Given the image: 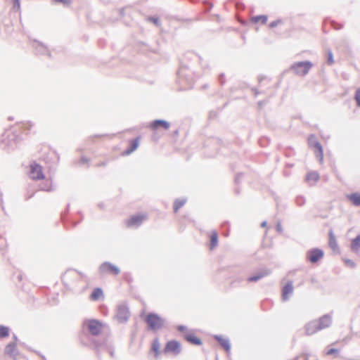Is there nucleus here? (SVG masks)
Masks as SVG:
<instances>
[{
	"instance_id": "3c124183",
	"label": "nucleus",
	"mask_w": 360,
	"mask_h": 360,
	"mask_svg": "<svg viewBox=\"0 0 360 360\" xmlns=\"http://www.w3.org/2000/svg\"><path fill=\"white\" fill-rule=\"evenodd\" d=\"M266 103V101L264 100V101H259L258 102V106L259 108H262L264 105H265Z\"/></svg>"
},
{
	"instance_id": "4c0bfd02",
	"label": "nucleus",
	"mask_w": 360,
	"mask_h": 360,
	"mask_svg": "<svg viewBox=\"0 0 360 360\" xmlns=\"http://www.w3.org/2000/svg\"><path fill=\"white\" fill-rule=\"evenodd\" d=\"M282 23V20L278 19V20H274V21H272L270 24H269V27L271 28H274L276 27V26H278V25L281 24Z\"/></svg>"
},
{
	"instance_id": "1a4fd4ad",
	"label": "nucleus",
	"mask_w": 360,
	"mask_h": 360,
	"mask_svg": "<svg viewBox=\"0 0 360 360\" xmlns=\"http://www.w3.org/2000/svg\"><path fill=\"white\" fill-rule=\"evenodd\" d=\"M165 353L172 352L177 355L181 352V344L176 340H170L166 343L164 348Z\"/></svg>"
},
{
	"instance_id": "c85d7f7f",
	"label": "nucleus",
	"mask_w": 360,
	"mask_h": 360,
	"mask_svg": "<svg viewBox=\"0 0 360 360\" xmlns=\"http://www.w3.org/2000/svg\"><path fill=\"white\" fill-rule=\"evenodd\" d=\"M267 18V15H255L252 18V21L254 23H257L261 20L262 24H266Z\"/></svg>"
},
{
	"instance_id": "20e7f679",
	"label": "nucleus",
	"mask_w": 360,
	"mask_h": 360,
	"mask_svg": "<svg viewBox=\"0 0 360 360\" xmlns=\"http://www.w3.org/2000/svg\"><path fill=\"white\" fill-rule=\"evenodd\" d=\"M323 251L318 248L309 249L306 252V259L311 264L317 263L323 257Z\"/></svg>"
},
{
	"instance_id": "39448f33",
	"label": "nucleus",
	"mask_w": 360,
	"mask_h": 360,
	"mask_svg": "<svg viewBox=\"0 0 360 360\" xmlns=\"http://www.w3.org/2000/svg\"><path fill=\"white\" fill-rule=\"evenodd\" d=\"M115 317L119 323H126L129 317V311L127 306L124 304H119Z\"/></svg>"
},
{
	"instance_id": "a878e982",
	"label": "nucleus",
	"mask_w": 360,
	"mask_h": 360,
	"mask_svg": "<svg viewBox=\"0 0 360 360\" xmlns=\"http://www.w3.org/2000/svg\"><path fill=\"white\" fill-rule=\"evenodd\" d=\"M218 245V234L216 231H212L210 236V250L214 249Z\"/></svg>"
},
{
	"instance_id": "7c9ffc66",
	"label": "nucleus",
	"mask_w": 360,
	"mask_h": 360,
	"mask_svg": "<svg viewBox=\"0 0 360 360\" xmlns=\"http://www.w3.org/2000/svg\"><path fill=\"white\" fill-rule=\"evenodd\" d=\"M306 179L307 181L313 180L317 181L319 179V175L316 172H311L307 174Z\"/></svg>"
},
{
	"instance_id": "f704fd0d",
	"label": "nucleus",
	"mask_w": 360,
	"mask_h": 360,
	"mask_svg": "<svg viewBox=\"0 0 360 360\" xmlns=\"http://www.w3.org/2000/svg\"><path fill=\"white\" fill-rule=\"evenodd\" d=\"M328 58H327V63L330 65H333L334 63L333 60V54L331 50H328Z\"/></svg>"
},
{
	"instance_id": "bb28decb",
	"label": "nucleus",
	"mask_w": 360,
	"mask_h": 360,
	"mask_svg": "<svg viewBox=\"0 0 360 360\" xmlns=\"http://www.w3.org/2000/svg\"><path fill=\"white\" fill-rule=\"evenodd\" d=\"M103 296V290L101 288H96L92 291L90 298L92 300H98L101 297Z\"/></svg>"
},
{
	"instance_id": "ddd939ff",
	"label": "nucleus",
	"mask_w": 360,
	"mask_h": 360,
	"mask_svg": "<svg viewBox=\"0 0 360 360\" xmlns=\"http://www.w3.org/2000/svg\"><path fill=\"white\" fill-rule=\"evenodd\" d=\"M316 320L321 330L329 328L332 324V316L330 314H325Z\"/></svg>"
},
{
	"instance_id": "ea45409f",
	"label": "nucleus",
	"mask_w": 360,
	"mask_h": 360,
	"mask_svg": "<svg viewBox=\"0 0 360 360\" xmlns=\"http://www.w3.org/2000/svg\"><path fill=\"white\" fill-rule=\"evenodd\" d=\"M89 159L86 158L85 156H82L80 160H79L78 162V164L79 165H84V164H86V163H88L89 162Z\"/></svg>"
},
{
	"instance_id": "bf43d9fd",
	"label": "nucleus",
	"mask_w": 360,
	"mask_h": 360,
	"mask_svg": "<svg viewBox=\"0 0 360 360\" xmlns=\"http://www.w3.org/2000/svg\"><path fill=\"white\" fill-rule=\"evenodd\" d=\"M13 339H14L15 341L18 340V338H17V336L15 334L13 335Z\"/></svg>"
},
{
	"instance_id": "79ce46f5",
	"label": "nucleus",
	"mask_w": 360,
	"mask_h": 360,
	"mask_svg": "<svg viewBox=\"0 0 360 360\" xmlns=\"http://www.w3.org/2000/svg\"><path fill=\"white\" fill-rule=\"evenodd\" d=\"M338 352H339L338 349H337L335 348H331V349H328L327 351V354L328 355H333L334 354L338 353Z\"/></svg>"
},
{
	"instance_id": "473e14b6",
	"label": "nucleus",
	"mask_w": 360,
	"mask_h": 360,
	"mask_svg": "<svg viewBox=\"0 0 360 360\" xmlns=\"http://www.w3.org/2000/svg\"><path fill=\"white\" fill-rule=\"evenodd\" d=\"M147 20L154 23L157 27H160L161 23L160 22L159 18L156 16H149L147 18Z\"/></svg>"
},
{
	"instance_id": "72a5a7b5",
	"label": "nucleus",
	"mask_w": 360,
	"mask_h": 360,
	"mask_svg": "<svg viewBox=\"0 0 360 360\" xmlns=\"http://www.w3.org/2000/svg\"><path fill=\"white\" fill-rule=\"evenodd\" d=\"M295 203L297 206H302L305 203V198L302 195H298L295 198Z\"/></svg>"
},
{
	"instance_id": "58836bf2",
	"label": "nucleus",
	"mask_w": 360,
	"mask_h": 360,
	"mask_svg": "<svg viewBox=\"0 0 360 360\" xmlns=\"http://www.w3.org/2000/svg\"><path fill=\"white\" fill-rule=\"evenodd\" d=\"M39 187H40V190H41V191H48V192H50L52 191L51 186H48L46 184H41L39 186Z\"/></svg>"
},
{
	"instance_id": "2eb2a0df",
	"label": "nucleus",
	"mask_w": 360,
	"mask_h": 360,
	"mask_svg": "<svg viewBox=\"0 0 360 360\" xmlns=\"http://www.w3.org/2000/svg\"><path fill=\"white\" fill-rule=\"evenodd\" d=\"M149 127L153 130H155L159 127H162L165 129H168L170 127V124L169 122L164 120H155L150 123Z\"/></svg>"
},
{
	"instance_id": "a211bd4d",
	"label": "nucleus",
	"mask_w": 360,
	"mask_h": 360,
	"mask_svg": "<svg viewBox=\"0 0 360 360\" xmlns=\"http://www.w3.org/2000/svg\"><path fill=\"white\" fill-rule=\"evenodd\" d=\"M140 137L138 136L130 141L129 146L123 152L124 155H129L136 150L139 145Z\"/></svg>"
},
{
	"instance_id": "5fc2aeb1",
	"label": "nucleus",
	"mask_w": 360,
	"mask_h": 360,
	"mask_svg": "<svg viewBox=\"0 0 360 360\" xmlns=\"http://www.w3.org/2000/svg\"><path fill=\"white\" fill-rule=\"evenodd\" d=\"M120 15L123 17L124 15V8H122L119 10Z\"/></svg>"
},
{
	"instance_id": "9b49d317",
	"label": "nucleus",
	"mask_w": 360,
	"mask_h": 360,
	"mask_svg": "<svg viewBox=\"0 0 360 360\" xmlns=\"http://www.w3.org/2000/svg\"><path fill=\"white\" fill-rule=\"evenodd\" d=\"M293 292V282L288 281L282 288V300L286 302L289 300L290 296Z\"/></svg>"
},
{
	"instance_id": "864d4df0",
	"label": "nucleus",
	"mask_w": 360,
	"mask_h": 360,
	"mask_svg": "<svg viewBox=\"0 0 360 360\" xmlns=\"http://www.w3.org/2000/svg\"><path fill=\"white\" fill-rule=\"evenodd\" d=\"M34 195V192H32L31 194H27L25 195V200H30L31 198H32Z\"/></svg>"
},
{
	"instance_id": "09e8293b",
	"label": "nucleus",
	"mask_w": 360,
	"mask_h": 360,
	"mask_svg": "<svg viewBox=\"0 0 360 360\" xmlns=\"http://www.w3.org/2000/svg\"><path fill=\"white\" fill-rule=\"evenodd\" d=\"M108 352L112 358H113L115 356V350L113 348H112V347L108 348Z\"/></svg>"
},
{
	"instance_id": "6e6d98bb",
	"label": "nucleus",
	"mask_w": 360,
	"mask_h": 360,
	"mask_svg": "<svg viewBox=\"0 0 360 360\" xmlns=\"http://www.w3.org/2000/svg\"><path fill=\"white\" fill-rule=\"evenodd\" d=\"M61 219L63 221L65 226L68 228V225L66 224L65 221V214H62Z\"/></svg>"
},
{
	"instance_id": "f03ea898",
	"label": "nucleus",
	"mask_w": 360,
	"mask_h": 360,
	"mask_svg": "<svg viewBox=\"0 0 360 360\" xmlns=\"http://www.w3.org/2000/svg\"><path fill=\"white\" fill-rule=\"evenodd\" d=\"M145 321L148 325V330H150L161 329L165 324V320L153 312H150L146 315Z\"/></svg>"
},
{
	"instance_id": "338daca9",
	"label": "nucleus",
	"mask_w": 360,
	"mask_h": 360,
	"mask_svg": "<svg viewBox=\"0 0 360 360\" xmlns=\"http://www.w3.org/2000/svg\"><path fill=\"white\" fill-rule=\"evenodd\" d=\"M228 224V222L227 221H225V223L224 224V225H226Z\"/></svg>"
},
{
	"instance_id": "aec40b11",
	"label": "nucleus",
	"mask_w": 360,
	"mask_h": 360,
	"mask_svg": "<svg viewBox=\"0 0 360 360\" xmlns=\"http://www.w3.org/2000/svg\"><path fill=\"white\" fill-rule=\"evenodd\" d=\"M347 198L349 200H350L354 206L359 207L360 206V193H353L347 195Z\"/></svg>"
},
{
	"instance_id": "4be33fe9",
	"label": "nucleus",
	"mask_w": 360,
	"mask_h": 360,
	"mask_svg": "<svg viewBox=\"0 0 360 360\" xmlns=\"http://www.w3.org/2000/svg\"><path fill=\"white\" fill-rule=\"evenodd\" d=\"M185 340L191 344L195 345H201L202 344V340L195 336L193 334H187L185 335Z\"/></svg>"
},
{
	"instance_id": "603ef678",
	"label": "nucleus",
	"mask_w": 360,
	"mask_h": 360,
	"mask_svg": "<svg viewBox=\"0 0 360 360\" xmlns=\"http://www.w3.org/2000/svg\"><path fill=\"white\" fill-rule=\"evenodd\" d=\"M333 27L335 29V30H340L343 27L342 25H337L336 23L335 22H333Z\"/></svg>"
},
{
	"instance_id": "393cba45",
	"label": "nucleus",
	"mask_w": 360,
	"mask_h": 360,
	"mask_svg": "<svg viewBox=\"0 0 360 360\" xmlns=\"http://www.w3.org/2000/svg\"><path fill=\"white\" fill-rule=\"evenodd\" d=\"M186 198H176L173 205L174 212H177L186 204Z\"/></svg>"
},
{
	"instance_id": "6ab92c4d",
	"label": "nucleus",
	"mask_w": 360,
	"mask_h": 360,
	"mask_svg": "<svg viewBox=\"0 0 360 360\" xmlns=\"http://www.w3.org/2000/svg\"><path fill=\"white\" fill-rule=\"evenodd\" d=\"M4 353L10 356H15L18 354V349L15 342H10L6 345L4 349Z\"/></svg>"
},
{
	"instance_id": "cd10ccee",
	"label": "nucleus",
	"mask_w": 360,
	"mask_h": 360,
	"mask_svg": "<svg viewBox=\"0 0 360 360\" xmlns=\"http://www.w3.org/2000/svg\"><path fill=\"white\" fill-rule=\"evenodd\" d=\"M151 350L155 353V356L158 357L160 354V342L158 338L152 342Z\"/></svg>"
},
{
	"instance_id": "4468645a",
	"label": "nucleus",
	"mask_w": 360,
	"mask_h": 360,
	"mask_svg": "<svg viewBox=\"0 0 360 360\" xmlns=\"http://www.w3.org/2000/svg\"><path fill=\"white\" fill-rule=\"evenodd\" d=\"M306 334L307 335H311L316 332L321 330L317 322V320H313L305 325Z\"/></svg>"
},
{
	"instance_id": "6e6552de",
	"label": "nucleus",
	"mask_w": 360,
	"mask_h": 360,
	"mask_svg": "<svg viewBox=\"0 0 360 360\" xmlns=\"http://www.w3.org/2000/svg\"><path fill=\"white\" fill-rule=\"evenodd\" d=\"M30 177L33 180H41L45 178L42 171V167L36 162L30 165Z\"/></svg>"
},
{
	"instance_id": "13d9d810",
	"label": "nucleus",
	"mask_w": 360,
	"mask_h": 360,
	"mask_svg": "<svg viewBox=\"0 0 360 360\" xmlns=\"http://www.w3.org/2000/svg\"><path fill=\"white\" fill-rule=\"evenodd\" d=\"M71 223H72V227L76 226L77 224H78V222H71Z\"/></svg>"
},
{
	"instance_id": "9d476101",
	"label": "nucleus",
	"mask_w": 360,
	"mask_h": 360,
	"mask_svg": "<svg viewBox=\"0 0 360 360\" xmlns=\"http://www.w3.org/2000/svg\"><path fill=\"white\" fill-rule=\"evenodd\" d=\"M146 217L145 214L133 215L127 221V225L128 227H139L142 224L143 220L146 219Z\"/></svg>"
},
{
	"instance_id": "680f3d73",
	"label": "nucleus",
	"mask_w": 360,
	"mask_h": 360,
	"mask_svg": "<svg viewBox=\"0 0 360 360\" xmlns=\"http://www.w3.org/2000/svg\"><path fill=\"white\" fill-rule=\"evenodd\" d=\"M255 95H257L259 94V92L257 90H255Z\"/></svg>"
},
{
	"instance_id": "5701e85b",
	"label": "nucleus",
	"mask_w": 360,
	"mask_h": 360,
	"mask_svg": "<svg viewBox=\"0 0 360 360\" xmlns=\"http://www.w3.org/2000/svg\"><path fill=\"white\" fill-rule=\"evenodd\" d=\"M350 248L354 252H358L360 250V234L352 239Z\"/></svg>"
},
{
	"instance_id": "f257e3e1",
	"label": "nucleus",
	"mask_w": 360,
	"mask_h": 360,
	"mask_svg": "<svg viewBox=\"0 0 360 360\" xmlns=\"http://www.w3.org/2000/svg\"><path fill=\"white\" fill-rule=\"evenodd\" d=\"M178 82L181 85V89L186 90L191 89L193 86V77L191 72H188L186 67L181 66L177 72Z\"/></svg>"
},
{
	"instance_id": "e433bc0d",
	"label": "nucleus",
	"mask_w": 360,
	"mask_h": 360,
	"mask_svg": "<svg viewBox=\"0 0 360 360\" xmlns=\"http://www.w3.org/2000/svg\"><path fill=\"white\" fill-rule=\"evenodd\" d=\"M315 141H318L316 140V136L314 135L309 136V137L308 139V142H309V146L314 148Z\"/></svg>"
},
{
	"instance_id": "0e129e2a",
	"label": "nucleus",
	"mask_w": 360,
	"mask_h": 360,
	"mask_svg": "<svg viewBox=\"0 0 360 360\" xmlns=\"http://www.w3.org/2000/svg\"><path fill=\"white\" fill-rule=\"evenodd\" d=\"M95 136L100 137V136H102V135H96Z\"/></svg>"
},
{
	"instance_id": "c756f323",
	"label": "nucleus",
	"mask_w": 360,
	"mask_h": 360,
	"mask_svg": "<svg viewBox=\"0 0 360 360\" xmlns=\"http://www.w3.org/2000/svg\"><path fill=\"white\" fill-rule=\"evenodd\" d=\"M9 335V328L7 326H0V338H4Z\"/></svg>"
},
{
	"instance_id": "f3484780",
	"label": "nucleus",
	"mask_w": 360,
	"mask_h": 360,
	"mask_svg": "<svg viewBox=\"0 0 360 360\" xmlns=\"http://www.w3.org/2000/svg\"><path fill=\"white\" fill-rule=\"evenodd\" d=\"M213 338L217 340L220 346L224 349V350L227 352H230L231 349V343L229 342V340L228 338H224L221 335H214L213 336Z\"/></svg>"
},
{
	"instance_id": "49530a36",
	"label": "nucleus",
	"mask_w": 360,
	"mask_h": 360,
	"mask_svg": "<svg viewBox=\"0 0 360 360\" xmlns=\"http://www.w3.org/2000/svg\"><path fill=\"white\" fill-rule=\"evenodd\" d=\"M243 177V174H238L235 178V182L236 184H239L241 178Z\"/></svg>"
},
{
	"instance_id": "052dcab7",
	"label": "nucleus",
	"mask_w": 360,
	"mask_h": 360,
	"mask_svg": "<svg viewBox=\"0 0 360 360\" xmlns=\"http://www.w3.org/2000/svg\"><path fill=\"white\" fill-rule=\"evenodd\" d=\"M41 356L42 360H46L44 356L41 355Z\"/></svg>"
},
{
	"instance_id": "423d86ee",
	"label": "nucleus",
	"mask_w": 360,
	"mask_h": 360,
	"mask_svg": "<svg viewBox=\"0 0 360 360\" xmlns=\"http://www.w3.org/2000/svg\"><path fill=\"white\" fill-rule=\"evenodd\" d=\"M98 272L101 275L111 274L116 276L120 273V269L113 264L105 262L100 265Z\"/></svg>"
},
{
	"instance_id": "e2e57ef3",
	"label": "nucleus",
	"mask_w": 360,
	"mask_h": 360,
	"mask_svg": "<svg viewBox=\"0 0 360 360\" xmlns=\"http://www.w3.org/2000/svg\"><path fill=\"white\" fill-rule=\"evenodd\" d=\"M236 282H237V281H234L233 282V285H236L235 284H236Z\"/></svg>"
},
{
	"instance_id": "a18cd8bd",
	"label": "nucleus",
	"mask_w": 360,
	"mask_h": 360,
	"mask_svg": "<svg viewBox=\"0 0 360 360\" xmlns=\"http://www.w3.org/2000/svg\"><path fill=\"white\" fill-rule=\"evenodd\" d=\"M13 8L19 9L20 8V1L19 0H13Z\"/></svg>"
},
{
	"instance_id": "412c9836",
	"label": "nucleus",
	"mask_w": 360,
	"mask_h": 360,
	"mask_svg": "<svg viewBox=\"0 0 360 360\" xmlns=\"http://www.w3.org/2000/svg\"><path fill=\"white\" fill-rule=\"evenodd\" d=\"M314 148L316 150L315 153L317 159L320 162H322L323 159V150L321 144L319 141H315Z\"/></svg>"
},
{
	"instance_id": "f8f14e48",
	"label": "nucleus",
	"mask_w": 360,
	"mask_h": 360,
	"mask_svg": "<svg viewBox=\"0 0 360 360\" xmlns=\"http://www.w3.org/2000/svg\"><path fill=\"white\" fill-rule=\"evenodd\" d=\"M32 46L34 48L37 54L45 55L48 56L49 57H51V54L50 51L49 50L47 46L44 44L37 41H34Z\"/></svg>"
},
{
	"instance_id": "8fccbe9b",
	"label": "nucleus",
	"mask_w": 360,
	"mask_h": 360,
	"mask_svg": "<svg viewBox=\"0 0 360 360\" xmlns=\"http://www.w3.org/2000/svg\"><path fill=\"white\" fill-rule=\"evenodd\" d=\"M177 330L180 332H184L186 330V327L183 325H179L177 326Z\"/></svg>"
},
{
	"instance_id": "37998d69",
	"label": "nucleus",
	"mask_w": 360,
	"mask_h": 360,
	"mask_svg": "<svg viewBox=\"0 0 360 360\" xmlns=\"http://www.w3.org/2000/svg\"><path fill=\"white\" fill-rule=\"evenodd\" d=\"M276 229L278 232L282 233L283 229L280 221H278L276 226Z\"/></svg>"
},
{
	"instance_id": "0eeeda50",
	"label": "nucleus",
	"mask_w": 360,
	"mask_h": 360,
	"mask_svg": "<svg viewBox=\"0 0 360 360\" xmlns=\"http://www.w3.org/2000/svg\"><path fill=\"white\" fill-rule=\"evenodd\" d=\"M84 325L90 334L94 336L99 335L102 329L101 322L96 319L87 320L84 322Z\"/></svg>"
},
{
	"instance_id": "4d7b16f0",
	"label": "nucleus",
	"mask_w": 360,
	"mask_h": 360,
	"mask_svg": "<svg viewBox=\"0 0 360 360\" xmlns=\"http://www.w3.org/2000/svg\"><path fill=\"white\" fill-rule=\"evenodd\" d=\"M266 224H267V222L266 221H264L262 222L261 226L265 227V226H266Z\"/></svg>"
},
{
	"instance_id": "de8ad7c7",
	"label": "nucleus",
	"mask_w": 360,
	"mask_h": 360,
	"mask_svg": "<svg viewBox=\"0 0 360 360\" xmlns=\"http://www.w3.org/2000/svg\"><path fill=\"white\" fill-rule=\"evenodd\" d=\"M56 3H63L64 4H68L70 3V0H53Z\"/></svg>"
},
{
	"instance_id": "69168bd1",
	"label": "nucleus",
	"mask_w": 360,
	"mask_h": 360,
	"mask_svg": "<svg viewBox=\"0 0 360 360\" xmlns=\"http://www.w3.org/2000/svg\"><path fill=\"white\" fill-rule=\"evenodd\" d=\"M69 207H70V205H68L67 212L68 211Z\"/></svg>"
},
{
	"instance_id": "7ed1b4c3",
	"label": "nucleus",
	"mask_w": 360,
	"mask_h": 360,
	"mask_svg": "<svg viewBox=\"0 0 360 360\" xmlns=\"http://www.w3.org/2000/svg\"><path fill=\"white\" fill-rule=\"evenodd\" d=\"M313 64L309 60L296 62L292 64L290 69L292 70L297 75L304 76L309 72Z\"/></svg>"
},
{
	"instance_id": "a19ab883",
	"label": "nucleus",
	"mask_w": 360,
	"mask_h": 360,
	"mask_svg": "<svg viewBox=\"0 0 360 360\" xmlns=\"http://www.w3.org/2000/svg\"><path fill=\"white\" fill-rule=\"evenodd\" d=\"M218 80L221 85H223L225 83L224 75L223 73L219 75Z\"/></svg>"
},
{
	"instance_id": "2f4dec72",
	"label": "nucleus",
	"mask_w": 360,
	"mask_h": 360,
	"mask_svg": "<svg viewBox=\"0 0 360 360\" xmlns=\"http://www.w3.org/2000/svg\"><path fill=\"white\" fill-rule=\"evenodd\" d=\"M20 127L25 131H29L34 125L31 121H25L20 123Z\"/></svg>"
},
{
	"instance_id": "dca6fc26",
	"label": "nucleus",
	"mask_w": 360,
	"mask_h": 360,
	"mask_svg": "<svg viewBox=\"0 0 360 360\" xmlns=\"http://www.w3.org/2000/svg\"><path fill=\"white\" fill-rule=\"evenodd\" d=\"M270 273V270L264 269L256 273L255 275L248 277L247 280L248 282H257L262 279V278L269 275Z\"/></svg>"
},
{
	"instance_id": "c9c22d12",
	"label": "nucleus",
	"mask_w": 360,
	"mask_h": 360,
	"mask_svg": "<svg viewBox=\"0 0 360 360\" xmlns=\"http://www.w3.org/2000/svg\"><path fill=\"white\" fill-rule=\"evenodd\" d=\"M354 99L356 105L360 107V87L358 88L355 92Z\"/></svg>"
},
{
	"instance_id": "c03bdc74",
	"label": "nucleus",
	"mask_w": 360,
	"mask_h": 360,
	"mask_svg": "<svg viewBox=\"0 0 360 360\" xmlns=\"http://www.w3.org/2000/svg\"><path fill=\"white\" fill-rule=\"evenodd\" d=\"M345 262L347 264L349 265L351 267H355V266H356L355 263L352 260L349 259H345Z\"/></svg>"
},
{
	"instance_id": "b1692460",
	"label": "nucleus",
	"mask_w": 360,
	"mask_h": 360,
	"mask_svg": "<svg viewBox=\"0 0 360 360\" xmlns=\"http://www.w3.org/2000/svg\"><path fill=\"white\" fill-rule=\"evenodd\" d=\"M328 245L333 250L335 251V250H338V245L336 238H335L332 231H330V232H329Z\"/></svg>"
}]
</instances>
